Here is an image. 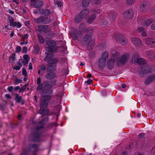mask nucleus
Segmentation results:
<instances>
[{"label": "nucleus", "mask_w": 155, "mask_h": 155, "mask_svg": "<svg viewBox=\"0 0 155 155\" xmlns=\"http://www.w3.org/2000/svg\"><path fill=\"white\" fill-rule=\"evenodd\" d=\"M53 91L42 92L41 94V100L40 103V109H43L48 107V101L50 99V95L52 94Z\"/></svg>", "instance_id": "obj_1"}, {"label": "nucleus", "mask_w": 155, "mask_h": 155, "mask_svg": "<svg viewBox=\"0 0 155 155\" xmlns=\"http://www.w3.org/2000/svg\"><path fill=\"white\" fill-rule=\"evenodd\" d=\"M47 47H46V50L48 52H56L58 50V47L57 46V44L55 41L50 40H48L46 42Z\"/></svg>", "instance_id": "obj_2"}, {"label": "nucleus", "mask_w": 155, "mask_h": 155, "mask_svg": "<svg viewBox=\"0 0 155 155\" xmlns=\"http://www.w3.org/2000/svg\"><path fill=\"white\" fill-rule=\"evenodd\" d=\"M92 34L87 33L83 37V44L84 45H87L91 47L92 46L94 45V41L92 38Z\"/></svg>", "instance_id": "obj_3"}, {"label": "nucleus", "mask_w": 155, "mask_h": 155, "mask_svg": "<svg viewBox=\"0 0 155 155\" xmlns=\"http://www.w3.org/2000/svg\"><path fill=\"white\" fill-rule=\"evenodd\" d=\"M42 136V133L41 132L35 129L31 134V141L33 142L41 141V138Z\"/></svg>", "instance_id": "obj_4"}, {"label": "nucleus", "mask_w": 155, "mask_h": 155, "mask_svg": "<svg viewBox=\"0 0 155 155\" xmlns=\"http://www.w3.org/2000/svg\"><path fill=\"white\" fill-rule=\"evenodd\" d=\"M56 83V80L46 81L43 82L44 91L48 92L52 90H50L53 86L55 85Z\"/></svg>", "instance_id": "obj_5"}, {"label": "nucleus", "mask_w": 155, "mask_h": 155, "mask_svg": "<svg viewBox=\"0 0 155 155\" xmlns=\"http://www.w3.org/2000/svg\"><path fill=\"white\" fill-rule=\"evenodd\" d=\"M142 70L139 71V75L141 77H144V76L147 74L151 73L152 68L151 66L148 64L144 65L141 68Z\"/></svg>", "instance_id": "obj_6"}, {"label": "nucleus", "mask_w": 155, "mask_h": 155, "mask_svg": "<svg viewBox=\"0 0 155 155\" xmlns=\"http://www.w3.org/2000/svg\"><path fill=\"white\" fill-rule=\"evenodd\" d=\"M108 53L106 51L100 58L98 62L99 66L101 68H103L105 66L106 62L108 58Z\"/></svg>", "instance_id": "obj_7"}, {"label": "nucleus", "mask_w": 155, "mask_h": 155, "mask_svg": "<svg viewBox=\"0 0 155 155\" xmlns=\"http://www.w3.org/2000/svg\"><path fill=\"white\" fill-rule=\"evenodd\" d=\"M129 58L128 54L122 55L119 60L117 61V65L120 67L124 64Z\"/></svg>", "instance_id": "obj_8"}, {"label": "nucleus", "mask_w": 155, "mask_h": 155, "mask_svg": "<svg viewBox=\"0 0 155 155\" xmlns=\"http://www.w3.org/2000/svg\"><path fill=\"white\" fill-rule=\"evenodd\" d=\"M114 37L116 39L117 42L122 45H126L127 43V40L126 38L122 34L118 33L114 35Z\"/></svg>", "instance_id": "obj_9"}, {"label": "nucleus", "mask_w": 155, "mask_h": 155, "mask_svg": "<svg viewBox=\"0 0 155 155\" xmlns=\"http://www.w3.org/2000/svg\"><path fill=\"white\" fill-rule=\"evenodd\" d=\"M35 22L38 24H48L50 23L47 17H45L43 16H41L38 18L34 19Z\"/></svg>", "instance_id": "obj_10"}, {"label": "nucleus", "mask_w": 155, "mask_h": 155, "mask_svg": "<svg viewBox=\"0 0 155 155\" xmlns=\"http://www.w3.org/2000/svg\"><path fill=\"white\" fill-rule=\"evenodd\" d=\"M134 12L132 9H130L125 11L123 14V16L128 19H132L134 17Z\"/></svg>", "instance_id": "obj_11"}, {"label": "nucleus", "mask_w": 155, "mask_h": 155, "mask_svg": "<svg viewBox=\"0 0 155 155\" xmlns=\"http://www.w3.org/2000/svg\"><path fill=\"white\" fill-rule=\"evenodd\" d=\"M150 6V3L147 1H143L140 4V8L143 12H146Z\"/></svg>", "instance_id": "obj_12"}, {"label": "nucleus", "mask_w": 155, "mask_h": 155, "mask_svg": "<svg viewBox=\"0 0 155 155\" xmlns=\"http://www.w3.org/2000/svg\"><path fill=\"white\" fill-rule=\"evenodd\" d=\"M79 30L86 32L87 33L91 34L93 32V30L91 28H86L84 24L81 23L79 26Z\"/></svg>", "instance_id": "obj_13"}, {"label": "nucleus", "mask_w": 155, "mask_h": 155, "mask_svg": "<svg viewBox=\"0 0 155 155\" xmlns=\"http://www.w3.org/2000/svg\"><path fill=\"white\" fill-rule=\"evenodd\" d=\"M130 39L132 43L136 47L139 48L142 44L141 40L137 38L132 37Z\"/></svg>", "instance_id": "obj_14"}, {"label": "nucleus", "mask_w": 155, "mask_h": 155, "mask_svg": "<svg viewBox=\"0 0 155 155\" xmlns=\"http://www.w3.org/2000/svg\"><path fill=\"white\" fill-rule=\"evenodd\" d=\"M38 28L39 30H37L40 33L43 31L45 33H46L49 32L48 26L46 25H39L38 26Z\"/></svg>", "instance_id": "obj_15"}, {"label": "nucleus", "mask_w": 155, "mask_h": 155, "mask_svg": "<svg viewBox=\"0 0 155 155\" xmlns=\"http://www.w3.org/2000/svg\"><path fill=\"white\" fill-rule=\"evenodd\" d=\"M14 95L15 97L14 100L16 102L18 103H20L21 105L24 104L25 101L22 99V97L21 96H19L17 93H15Z\"/></svg>", "instance_id": "obj_16"}, {"label": "nucleus", "mask_w": 155, "mask_h": 155, "mask_svg": "<svg viewBox=\"0 0 155 155\" xmlns=\"http://www.w3.org/2000/svg\"><path fill=\"white\" fill-rule=\"evenodd\" d=\"M48 72L45 75V78L46 79L48 80L52 79L55 78L56 74L55 73L52 71H48Z\"/></svg>", "instance_id": "obj_17"}, {"label": "nucleus", "mask_w": 155, "mask_h": 155, "mask_svg": "<svg viewBox=\"0 0 155 155\" xmlns=\"http://www.w3.org/2000/svg\"><path fill=\"white\" fill-rule=\"evenodd\" d=\"M53 52H48L47 51L45 52V54L46 56L44 58V60L45 61L48 62V60L51 59L53 58L54 55Z\"/></svg>", "instance_id": "obj_18"}, {"label": "nucleus", "mask_w": 155, "mask_h": 155, "mask_svg": "<svg viewBox=\"0 0 155 155\" xmlns=\"http://www.w3.org/2000/svg\"><path fill=\"white\" fill-rule=\"evenodd\" d=\"M50 110L48 108H41L40 109L38 113L42 115L45 116L47 115L50 112Z\"/></svg>", "instance_id": "obj_19"}, {"label": "nucleus", "mask_w": 155, "mask_h": 155, "mask_svg": "<svg viewBox=\"0 0 155 155\" xmlns=\"http://www.w3.org/2000/svg\"><path fill=\"white\" fill-rule=\"evenodd\" d=\"M45 119H42L38 123V125L37 126L35 129L40 131V130L43 128L45 124Z\"/></svg>", "instance_id": "obj_20"}, {"label": "nucleus", "mask_w": 155, "mask_h": 155, "mask_svg": "<svg viewBox=\"0 0 155 155\" xmlns=\"http://www.w3.org/2000/svg\"><path fill=\"white\" fill-rule=\"evenodd\" d=\"M115 61L112 59H109L107 61V68L109 69H112L113 68L114 64Z\"/></svg>", "instance_id": "obj_21"}, {"label": "nucleus", "mask_w": 155, "mask_h": 155, "mask_svg": "<svg viewBox=\"0 0 155 155\" xmlns=\"http://www.w3.org/2000/svg\"><path fill=\"white\" fill-rule=\"evenodd\" d=\"M43 5V2L39 0L36 1L33 4L34 7L36 8H40Z\"/></svg>", "instance_id": "obj_22"}, {"label": "nucleus", "mask_w": 155, "mask_h": 155, "mask_svg": "<svg viewBox=\"0 0 155 155\" xmlns=\"http://www.w3.org/2000/svg\"><path fill=\"white\" fill-rule=\"evenodd\" d=\"M89 13V10L87 8L85 9L82 10L80 14L82 17L83 18H85L87 17V16L88 15Z\"/></svg>", "instance_id": "obj_23"}, {"label": "nucleus", "mask_w": 155, "mask_h": 155, "mask_svg": "<svg viewBox=\"0 0 155 155\" xmlns=\"http://www.w3.org/2000/svg\"><path fill=\"white\" fill-rule=\"evenodd\" d=\"M74 32L72 35L73 37L75 39H76L78 38H80L82 37V33L81 31H77V30L74 31Z\"/></svg>", "instance_id": "obj_24"}, {"label": "nucleus", "mask_w": 155, "mask_h": 155, "mask_svg": "<svg viewBox=\"0 0 155 155\" xmlns=\"http://www.w3.org/2000/svg\"><path fill=\"white\" fill-rule=\"evenodd\" d=\"M155 79V74L147 78L145 81V83L146 84H150L152 81L154 80Z\"/></svg>", "instance_id": "obj_25"}, {"label": "nucleus", "mask_w": 155, "mask_h": 155, "mask_svg": "<svg viewBox=\"0 0 155 155\" xmlns=\"http://www.w3.org/2000/svg\"><path fill=\"white\" fill-rule=\"evenodd\" d=\"M57 66L56 65L50 64L48 66L47 71H52L53 72L55 71L56 69Z\"/></svg>", "instance_id": "obj_26"}, {"label": "nucleus", "mask_w": 155, "mask_h": 155, "mask_svg": "<svg viewBox=\"0 0 155 155\" xmlns=\"http://www.w3.org/2000/svg\"><path fill=\"white\" fill-rule=\"evenodd\" d=\"M59 61L58 58H54L48 60L47 62L48 64L55 65Z\"/></svg>", "instance_id": "obj_27"}, {"label": "nucleus", "mask_w": 155, "mask_h": 155, "mask_svg": "<svg viewBox=\"0 0 155 155\" xmlns=\"http://www.w3.org/2000/svg\"><path fill=\"white\" fill-rule=\"evenodd\" d=\"M40 12L43 15L45 16H48L51 14V12L48 9H45V10L41 9V10H40Z\"/></svg>", "instance_id": "obj_28"}, {"label": "nucleus", "mask_w": 155, "mask_h": 155, "mask_svg": "<svg viewBox=\"0 0 155 155\" xmlns=\"http://www.w3.org/2000/svg\"><path fill=\"white\" fill-rule=\"evenodd\" d=\"M153 21L152 19H149L144 22H142L141 24L143 26H147L151 24Z\"/></svg>", "instance_id": "obj_29"}, {"label": "nucleus", "mask_w": 155, "mask_h": 155, "mask_svg": "<svg viewBox=\"0 0 155 155\" xmlns=\"http://www.w3.org/2000/svg\"><path fill=\"white\" fill-rule=\"evenodd\" d=\"M146 44L148 45H151L155 43V40L151 38H147L145 40Z\"/></svg>", "instance_id": "obj_30"}, {"label": "nucleus", "mask_w": 155, "mask_h": 155, "mask_svg": "<svg viewBox=\"0 0 155 155\" xmlns=\"http://www.w3.org/2000/svg\"><path fill=\"white\" fill-rule=\"evenodd\" d=\"M23 58L24 59L22 63L26 65L28 63L30 60V57L27 54H25L23 56Z\"/></svg>", "instance_id": "obj_31"}, {"label": "nucleus", "mask_w": 155, "mask_h": 155, "mask_svg": "<svg viewBox=\"0 0 155 155\" xmlns=\"http://www.w3.org/2000/svg\"><path fill=\"white\" fill-rule=\"evenodd\" d=\"M139 58L138 54H135L132 57L131 60L132 63H135L137 62V60Z\"/></svg>", "instance_id": "obj_32"}, {"label": "nucleus", "mask_w": 155, "mask_h": 155, "mask_svg": "<svg viewBox=\"0 0 155 155\" xmlns=\"http://www.w3.org/2000/svg\"><path fill=\"white\" fill-rule=\"evenodd\" d=\"M145 54L146 55L148 56L149 58H153L155 57V55L153 52L150 51H145Z\"/></svg>", "instance_id": "obj_33"}, {"label": "nucleus", "mask_w": 155, "mask_h": 155, "mask_svg": "<svg viewBox=\"0 0 155 155\" xmlns=\"http://www.w3.org/2000/svg\"><path fill=\"white\" fill-rule=\"evenodd\" d=\"M90 3V0H83L82 2V6L84 8H86L88 6Z\"/></svg>", "instance_id": "obj_34"}, {"label": "nucleus", "mask_w": 155, "mask_h": 155, "mask_svg": "<svg viewBox=\"0 0 155 155\" xmlns=\"http://www.w3.org/2000/svg\"><path fill=\"white\" fill-rule=\"evenodd\" d=\"M83 18L79 14L76 16L74 20L76 23H79L81 21L82 19Z\"/></svg>", "instance_id": "obj_35"}, {"label": "nucleus", "mask_w": 155, "mask_h": 155, "mask_svg": "<svg viewBox=\"0 0 155 155\" xmlns=\"http://www.w3.org/2000/svg\"><path fill=\"white\" fill-rule=\"evenodd\" d=\"M96 18V15L95 14H92L90 17L87 20V22L90 24L92 23L93 20H95Z\"/></svg>", "instance_id": "obj_36"}, {"label": "nucleus", "mask_w": 155, "mask_h": 155, "mask_svg": "<svg viewBox=\"0 0 155 155\" xmlns=\"http://www.w3.org/2000/svg\"><path fill=\"white\" fill-rule=\"evenodd\" d=\"M39 85L38 86L37 88V91H40L41 92H45L44 91V84L43 83H41L38 84Z\"/></svg>", "instance_id": "obj_37"}, {"label": "nucleus", "mask_w": 155, "mask_h": 155, "mask_svg": "<svg viewBox=\"0 0 155 155\" xmlns=\"http://www.w3.org/2000/svg\"><path fill=\"white\" fill-rule=\"evenodd\" d=\"M108 17L110 21L111 22H113L116 18V16L114 14L111 13L109 15Z\"/></svg>", "instance_id": "obj_38"}, {"label": "nucleus", "mask_w": 155, "mask_h": 155, "mask_svg": "<svg viewBox=\"0 0 155 155\" xmlns=\"http://www.w3.org/2000/svg\"><path fill=\"white\" fill-rule=\"evenodd\" d=\"M146 63L145 60L142 58H139L138 59L137 62L138 64L140 65L144 64Z\"/></svg>", "instance_id": "obj_39"}, {"label": "nucleus", "mask_w": 155, "mask_h": 155, "mask_svg": "<svg viewBox=\"0 0 155 155\" xmlns=\"http://www.w3.org/2000/svg\"><path fill=\"white\" fill-rule=\"evenodd\" d=\"M119 56V54L117 52H116L112 55V59L113 60H114L115 62L116 60L118 58Z\"/></svg>", "instance_id": "obj_40"}, {"label": "nucleus", "mask_w": 155, "mask_h": 155, "mask_svg": "<svg viewBox=\"0 0 155 155\" xmlns=\"http://www.w3.org/2000/svg\"><path fill=\"white\" fill-rule=\"evenodd\" d=\"M34 52L35 53L37 54H38L40 48L39 47L38 45H36L34 46Z\"/></svg>", "instance_id": "obj_41"}, {"label": "nucleus", "mask_w": 155, "mask_h": 155, "mask_svg": "<svg viewBox=\"0 0 155 155\" xmlns=\"http://www.w3.org/2000/svg\"><path fill=\"white\" fill-rule=\"evenodd\" d=\"M28 84H26L24 85L22 87H21L19 89V93H21L22 91H23L24 90H25L26 87L28 85Z\"/></svg>", "instance_id": "obj_42"}, {"label": "nucleus", "mask_w": 155, "mask_h": 155, "mask_svg": "<svg viewBox=\"0 0 155 155\" xmlns=\"http://www.w3.org/2000/svg\"><path fill=\"white\" fill-rule=\"evenodd\" d=\"M38 37L39 38L40 42L41 43H43L45 42V39L41 35H38Z\"/></svg>", "instance_id": "obj_43"}, {"label": "nucleus", "mask_w": 155, "mask_h": 155, "mask_svg": "<svg viewBox=\"0 0 155 155\" xmlns=\"http://www.w3.org/2000/svg\"><path fill=\"white\" fill-rule=\"evenodd\" d=\"M135 0H126V3L128 5H131L133 4L135 2Z\"/></svg>", "instance_id": "obj_44"}, {"label": "nucleus", "mask_w": 155, "mask_h": 155, "mask_svg": "<svg viewBox=\"0 0 155 155\" xmlns=\"http://www.w3.org/2000/svg\"><path fill=\"white\" fill-rule=\"evenodd\" d=\"M15 53H13L11 56L9 57V61L12 60L13 61H15Z\"/></svg>", "instance_id": "obj_45"}, {"label": "nucleus", "mask_w": 155, "mask_h": 155, "mask_svg": "<svg viewBox=\"0 0 155 155\" xmlns=\"http://www.w3.org/2000/svg\"><path fill=\"white\" fill-rule=\"evenodd\" d=\"M31 148H34V149L38 150V145L37 144H33L31 145Z\"/></svg>", "instance_id": "obj_46"}, {"label": "nucleus", "mask_w": 155, "mask_h": 155, "mask_svg": "<svg viewBox=\"0 0 155 155\" xmlns=\"http://www.w3.org/2000/svg\"><path fill=\"white\" fill-rule=\"evenodd\" d=\"M16 79L14 81V83L16 84H18L19 83H21L22 82V80L21 79H18V78L16 77Z\"/></svg>", "instance_id": "obj_47"}, {"label": "nucleus", "mask_w": 155, "mask_h": 155, "mask_svg": "<svg viewBox=\"0 0 155 155\" xmlns=\"http://www.w3.org/2000/svg\"><path fill=\"white\" fill-rule=\"evenodd\" d=\"M0 107L2 110H4L6 109V105L4 104H2L0 105Z\"/></svg>", "instance_id": "obj_48"}, {"label": "nucleus", "mask_w": 155, "mask_h": 155, "mask_svg": "<svg viewBox=\"0 0 155 155\" xmlns=\"http://www.w3.org/2000/svg\"><path fill=\"white\" fill-rule=\"evenodd\" d=\"M108 24V21L107 20H103L101 22V25H107Z\"/></svg>", "instance_id": "obj_49"}, {"label": "nucleus", "mask_w": 155, "mask_h": 155, "mask_svg": "<svg viewBox=\"0 0 155 155\" xmlns=\"http://www.w3.org/2000/svg\"><path fill=\"white\" fill-rule=\"evenodd\" d=\"M98 47L99 49H102L105 47V45L103 43L100 44L98 46Z\"/></svg>", "instance_id": "obj_50"}, {"label": "nucleus", "mask_w": 155, "mask_h": 155, "mask_svg": "<svg viewBox=\"0 0 155 155\" xmlns=\"http://www.w3.org/2000/svg\"><path fill=\"white\" fill-rule=\"evenodd\" d=\"M40 70H41V71H44L46 69V67L45 65H42L40 67Z\"/></svg>", "instance_id": "obj_51"}, {"label": "nucleus", "mask_w": 155, "mask_h": 155, "mask_svg": "<svg viewBox=\"0 0 155 155\" xmlns=\"http://www.w3.org/2000/svg\"><path fill=\"white\" fill-rule=\"evenodd\" d=\"M22 74L25 76H26L27 75L26 70L24 68H23L22 69Z\"/></svg>", "instance_id": "obj_52"}, {"label": "nucleus", "mask_w": 155, "mask_h": 155, "mask_svg": "<svg viewBox=\"0 0 155 155\" xmlns=\"http://www.w3.org/2000/svg\"><path fill=\"white\" fill-rule=\"evenodd\" d=\"M9 23L11 25L14 22L13 18L12 17H10L9 18Z\"/></svg>", "instance_id": "obj_53"}, {"label": "nucleus", "mask_w": 155, "mask_h": 155, "mask_svg": "<svg viewBox=\"0 0 155 155\" xmlns=\"http://www.w3.org/2000/svg\"><path fill=\"white\" fill-rule=\"evenodd\" d=\"M21 37L22 38V40H24L25 38H28V35L27 34H26L25 35H21Z\"/></svg>", "instance_id": "obj_54"}, {"label": "nucleus", "mask_w": 155, "mask_h": 155, "mask_svg": "<svg viewBox=\"0 0 155 155\" xmlns=\"http://www.w3.org/2000/svg\"><path fill=\"white\" fill-rule=\"evenodd\" d=\"M55 3L57 4L58 7H61L62 5L60 1H57L55 2Z\"/></svg>", "instance_id": "obj_55"}, {"label": "nucleus", "mask_w": 155, "mask_h": 155, "mask_svg": "<svg viewBox=\"0 0 155 155\" xmlns=\"http://www.w3.org/2000/svg\"><path fill=\"white\" fill-rule=\"evenodd\" d=\"M27 48L26 47H24L22 50V53H26L27 52Z\"/></svg>", "instance_id": "obj_56"}, {"label": "nucleus", "mask_w": 155, "mask_h": 155, "mask_svg": "<svg viewBox=\"0 0 155 155\" xmlns=\"http://www.w3.org/2000/svg\"><path fill=\"white\" fill-rule=\"evenodd\" d=\"M21 47L20 46H17L16 48V52L18 53L21 51Z\"/></svg>", "instance_id": "obj_57"}, {"label": "nucleus", "mask_w": 155, "mask_h": 155, "mask_svg": "<svg viewBox=\"0 0 155 155\" xmlns=\"http://www.w3.org/2000/svg\"><path fill=\"white\" fill-rule=\"evenodd\" d=\"M151 29L153 30H155V22H154L150 26Z\"/></svg>", "instance_id": "obj_58"}, {"label": "nucleus", "mask_w": 155, "mask_h": 155, "mask_svg": "<svg viewBox=\"0 0 155 155\" xmlns=\"http://www.w3.org/2000/svg\"><path fill=\"white\" fill-rule=\"evenodd\" d=\"M90 58H91L92 59L94 56V52H91L89 54Z\"/></svg>", "instance_id": "obj_59"}, {"label": "nucleus", "mask_w": 155, "mask_h": 155, "mask_svg": "<svg viewBox=\"0 0 155 155\" xmlns=\"http://www.w3.org/2000/svg\"><path fill=\"white\" fill-rule=\"evenodd\" d=\"M144 134L143 133H140L138 135L139 138L141 139L142 138L144 137Z\"/></svg>", "instance_id": "obj_60"}, {"label": "nucleus", "mask_w": 155, "mask_h": 155, "mask_svg": "<svg viewBox=\"0 0 155 155\" xmlns=\"http://www.w3.org/2000/svg\"><path fill=\"white\" fill-rule=\"evenodd\" d=\"M13 89V86H12L9 87L8 88L7 90L8 91L11 92L12 91Z\"/></svg>", "instance_id": "obj_61"}, {"label": "nucleus", "mask_w": 155, "mask_h": 155, "mask_svg": "<svg viewBox=\"0 0 155 155\" xmlns=\"http://www.w3.org/2000/svg\"><path fill=\"white\" fill-rule=\"evenodd\" d=\"M21 68L19 66H16L13 69L14 70L15 69L17 70H19Z\"/></svg>", "instance_id": "obj_62"}, {"label": "nucleus", "mask_w": 155, "mask_h": 155, "mask_svg": "<svg viewBox=\"0 0 155 155\" xmlns=\"http://www.w3.org/2000/svg\"><path fill=\"white\" fill-rule=\"evenodd\" d=\"M41 79L40 77L38 78H37V84H41Z\"/></svg>", "instance_id": "obj_63"}, {"label": "nucleus", "mask_w": 155, "mask_h": 155, "mask_svg": "<svg viewBox=\"0 0 155 155\" xmlns=\"http://www.w3.org/2000/svg\"><path fill=\"white\" fill-rule=\"evenodd\" d=\"M92 80L91 79H89L87 81V83L88 84L90 85L92 83Z\"/></svg>", "instance_id": "obj_64"}]
</instances>
